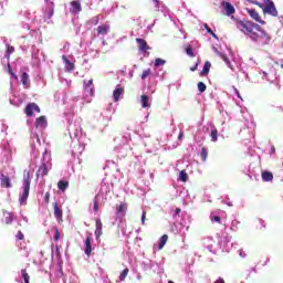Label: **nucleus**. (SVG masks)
Instances as JSON below:
<instances>
[{"label": "nucleus", "instance_id": "a211bd4d", "mask_svg": "<svg viewBox=\"0 0 283 283\" xmlns=\"http://www.w3.org/2000/svg\"><path fill=\"white\" fill-rule=\"evenodd\" d=\"M261 178L264 182H271V180H273V172L271 171H263L261 174Z\"/></svg>", "mask_w": 283, "mask_h": 283}, {"label": "nucleus", "instance_id": "bb28decb", "mask_svg": "<svg viewBox=\"0 0 283 283\" xmlns=\"http://www.w3.org/2000/svg\"><path fill=\"white\" fill-rule=\"evenodd\" d=\"M179 180L181 182H187V180H189V175H187V171L181 170L179 174Z\"/></svg>", "mask_w": 283, "mask_h": 283}, {"label": "nucleus", "instance_id": "bf43d9fd", "mask_svg": "<svg viewBox=\"0 0 283 283\" xmlns=\"http://www.w3.org/2000/svg\"><path fill=\"white\" fill-rule=\"evenodd\" d=\"M168 283H175L174 281H169Z\"/></svg>", "mask_w": 283, "mask_h": 283}, {"label": "nucleus", "instance_id": "cd10ccee", "mask_svg": "<svg viewBox=\"0 0 283 283\" xmlns=\"http://www.w3.org/2000/svg\"><path fill=\"white\" fill-rule=\"evenodd\" d=\"M197 87H198V91H199L201 94H203V92H207V84L203 83V82H199V83L197 84Z\"/></svg>", "mask_w": 283, "mask_h": 283}, {"label": "nucleus", "instance_id": "de8ad7c7", "mask_svg": "<svg viewBox=\"0 0 283 283\" xmlns=\"http://www.w3.org/2000/svg\"><path fill=\"white\" fill-rule=\"evenodd\" d=\"M198 65H199V63H196L192 67H190V71L196 72V70H198Z\"/></svg>", "mask_w": 283, "mask_h": 283}, {"label": "nucleus", "instance_id": "f03ea898", "mask_svg": "<svg viewBox=\"0 0 283 283\" xmlns=\"http://www.w3.org/2000/svg\"><path fill=\"white\" fill-rule=\"evenodd\" d=\"M30 172H27L23 177V191H22V197L20 199V202H25L30 196Z\"/></svg>", "mask_w": 283, "mask_h": 283}, {"label": "nucleus", "instance_id": "aec40b11", "mask_svg": "<svg viewBox=\"0 0 283 283\" xmlns=\"http://www.w3.org/2000/svg\"><path fill=\"white\" fill-rule=\"evenodd\" d=\"M140 103H142V107L144 109H147V107H149V96L148 95H142Z\"/></svg>", "mask_w": 283, "mask_h": 283}, {"label": "nucleus", "instance_id": "f704fd0d", "mask_svg": "<svg viewBox=\"0 0 283 283\" xmlns=\"http://www.w3.org/2000/svg\"><path fill=\"white\" fill-rule=\"evenodd\" d=\"M71 6H72V8H74L76 10V12H81V2L72 1Z\"/></svg>", "mask_w": 283, "mask_h": 283}, {"label": "nucleus", "instance_id": "20e7f679", "mask_svg": "<svg viewBox=\"0 0 283 283\" xmlns=\"http://www.w3.org/2000/svg\"><path fill=\"white\" fill-rule=\"evenodd\" d=\"M34 112L38 114L41 112V108L36 103H29L24 108V114L31 118V116H34Z\"/></svg>", "mask_w": 283, "mask_h": 283}, {"label": "nucleus", "instance_id": "603ef678", "mask_svg": "<svg viewBox=\"0 0 283 283\" xmlns=\"http://www.w3.org/2000/svg\"><path fill=\"white\" fill-rule=\"evenodd\" d=\"M234 92H235V94H237V96H238L239 98H242V97L240 96V91H238V88H234Z\"/></svg>", "mask_w": 283, "mask_h": 283}, {"label": "nucleus", "instance_id": "7ed1b4c3", "mask_svg": "<svg viewBox=\"0 0 283 283\" xmlns=\"http://www.w3.org/2000/svg\"><path fill=\"white\" fill-rule=\"evenodd\" d=\"M266 6L263 8V14H270L271 17H277V9L275 3L271 0H265Z\"/></svg>", "mask_w": 283, "mask_h": 283}, {"label": "nucleus", "instance_id": "a19ab883", "mask_svg": "<svg viewBox=\"0 0 283 283\" xmlns=\"http://www.w3.org/2000/svg\"><path fill=\"white\" fill-rule=\"evenodd\" d=\"M15 238H17V240H23L25 238V235H23V232L18 231Z\"/></svg>", "mask_w": 283, "mask_h": 283}, {"label": "nucleus", "instance_id": "ea45409f", "mask_svg": "<svg viewBox=\"0 0 283 283\" xmlns=\"http://www.w3.org/2000/svg\"><path fill=\"white\" fill-rule=\"evenodd\" d=\"M54 240H55L56 242H59V240H61V232H59V229H55Z\"/></svg>", "mask_w": 283, "mask_h": 283}, {"label": "nucleus", "instance_id": "1a4fd4ad", "mask_svg": "<svg viewBox=\"0 0 283 283\" xmlns=\"http://www.w3.org/2000/svg\"><path fill=\"white\" fill-rule=\"evenodd\" d=\"M0 186L3 189L12 188V181H10V177L7 175H3V172L0 174Z\"/></svg>", "mask_w": 283, "mask_h": 283}, {"label": "nucleus", "instance_id": "4be33fe9", "mask_svg": "<svg viewBox=\"0 0 283 283\" xmlns=\"http://www.w3.org/2000/svg\"><path fill=\"white\" fill-rule=\"evenodd\" d=\"M167 240H169V237L167 234H164L160 239H159V245L158 249L161 250L165 248V245L167 244Z\"/></svg>", "mask_w": 283, "mask_h": 283}, {"label": "nucleus", "instance_id": "79ce46f5", "mask_svg": "<svg viewBox=\"0 0 283 283\" xmlns=\"http://www.w3.org/2000/svg\"><path fill=\"white\" fill-rule=\"evenodd\" d=\"M145 220H147V211H143V214H142V224H145Z\"/></svg>", "mask_w": 283, "mask_h": 283}, {"label": "nucleus", "instance_id": "ddd939ff", "mask_svg": "<svg viewBox=\"0 0 283 283\" xmlns=\"http://www.w3.org/2000/svg\"><path fill=\"white\" fill-rule=\"evenodd\" d=\"M44 17L45 19H52L54 17V2H49Z\"/></svg>", "mask_w": 283, "mask_h": 283}, {"label": "nucleus", "instance_id": "e433bc0d", "mask_svg": "<svg viewBox=\"0 0 283 283\" xmlns=\"http://www.w3.org/2000/svg\"><path fill=\"white\" fill-rule=\"evenodd\" d=\"M186 54H188V56H191V57L196 56L193 54V48L190 44L186 48Z\"/></svg>", "mask_w": 283, "mask_h": 283}, {"label": "nucleus", "instance_id": "58836bf2", "mask_svg": "<svg viewBox=\"0 0 283 283\" xmlns=\"http://www.w3.org/2000/svg\"><path fill=\"white\" fill-rule=\"evenodd\" d=\"M211 222H218V224L222 223V218H220V216H213L210 218Z\"/></svg>", "mask_w": 283, "mask_h": 283}, {"label": "nucleus", "instance_id": "4d7b16f0", "mask_svg": "<svg viewBox=\"0 0 283 283\" xmlns=\"http://www.w3.org/2000/svg\"><path fill=\"white\" fill-rule=\"evenodd\" d=\"M223 60H224V61H229V57H226V56H224Z\"/></svg>", "mask_w": 283, "mask_h": 283}, {"label": "nucleus", "instance_id": "c9c22d12", "mask_svg": "<svg viewBox=\"0 0 283 283\" xmlns=\"http://www.w3.org/2000/svg\"><path fill=\"white\" fill-rule=\"evenodd\" d=\"M150 74H151V69L144 70L142 73V81H145V78H147V76H149Z\"/></svg>", "mask_w": 283, "mask_h": 283}, {"label": "nucleus", "instance_id": "7c9ffc66", "mask_svg": "<svg viewBox=\"0 0 283 283\" xmlns=\"http://www.w3.org/2000/svg\"><path fill=\"white\" fill-rule=\"evenodd\" d=\"M127 275H129V269L126 268L119 275L120 282H125V277H127Z\"/></svg>", "mask_w": 283, "mask_h": 283}, {"label": "nucleus", "instance_id": "412c9836", "mask_svg": "<svg viewBox=\"0 0 283 283\" xmlns=\"http://www.w3.org/2000/svg\"><path fill=\"white\" fill-rule=\"evenodd\" d=\"M67 187H70V181L60 180L57 182V188L60 189V191H65Z\"/></svg>", "mask_w": 283, "mask_h": 283}, {"label": "nucleus", "instance_id": "72a5a7b5", "mask_svg": "<svg viewBox=\"0 0 283 283\" xmlns=\"http://www.w3.org/2000/svg\"><path fill=\"white\" fill-rule=\"evenodd\" d=\"M12 220H13L12 213H6L4 214V222H6V224H12Z\"/></svg>", "mask_w": 283, "mask_h": 283}, {"label": "nucleus", "instance_id": "0eeeda50", "mask_svg": "<svg viewBox=\"0 0 283 283\" xmlns=\"http://www.w3.org/2000/svg\"><path fill=\"white\" fill-rule=\"evenodd\" d=\"M247 12L248 14H250L251 19H253L258 23H261V25H266V21L262 20L260 13H258L255 9H248Z\"/></svg>", "mask_w": 283, "mask_h": 283}, {"label": "nucleus", "instance_id": "6ab92c4d", "mask_svg": "<svg viewBox=\"0 0 283 283\" xmlns=\"http://www.w3.org/2000/svg\"><path fill=\"white\" fill-rule=\"evenodd\" d=\"M210 70H211V62H205L203 69L200 72V76H207V74H209Z\"/></svg>", "mask_w": 283, "mask_h": 283}, {"label": "nucleus", "instance_id": "4c0bfd02", "mask_svg": "<svg viewBox=\"0 0 283 283\" xmlns=\"http://www.w3.org/2000/svg\"><path fill=\"white\" fill-rule=\"evenodd\" d=\"M65 69H66L67 72H72V70H74V64L72 62H70V60L66 61L65 62Z\"/></svg>", "mask_w": 283, "mask_h": 283}, {"label": "nucleus", "instance_id": "393cba45", "mask_svg": "<svg viewBox=\"0 0 283 283\" xmlns=\"http://www.w3.org/2000/svg\"><path fill=\"white\" fill-rule=\"evenodd\" d=\"M21 276H22L24 283H30V274L28 273V270L22 269Z\"/></svg>", "mask_w": 283, "mask_h": 283}, {"label": "nucleus", "instance_id": "13d9d810", "mask_svg": "<svg viewBox=\"0 0 283 283\" xmlns=\"http://www.w3.org/2000/svg\"><path fill=\"white\" fill-rule=\"evenodd\" d=\"M95 23H98V19H96Z\"/></svg>", "mask_w": 283, "mask_h": 283}, {"label": "nucleus", "instance_id": "9b49d317", "mask_svg": "<svg viewBox=\"0 0 283 283\" xmlns=\"http://www.w3.org/2000/svg\"><path fill=\"white\" fill-rule=\"evenodd\" d=\"M84 252H85V255H87V258H90V255H92V234H88L86 237Z\"/></svg>", "mask_w": 283, "mask_h": 283}, {"label": "nucleus", "instance_id": "dca6fc26", "mask_svg": "<svg viewBox=\"0 0 283 283\" xmlns=\"http://www.w3.org/2000/svg\"><path fill=\"white\" fill-rule=\"evenodd\" d=\"M125 92L124 88H116L114 92H113V98H114V102L115 103H118V101L120 99V96H123V93Z\"/></svg>", "mask_w": 283, "mask_h": 283}, {"label": "nucleus", "instance_id": "8fccbe9b", "mask_svg": "<svg viewBox=\"0 0 283 283\" xmlns=\"http://www.w3.org/2000/svg\"><path fill=\"white\" fill-rule=\"evenodd\" d=\"M214 283H224V279L219 277L217 281H214Z\"/></svg>", "mask_w": 283, "mask_h": 283}, {"label": "nucleus", "instance_id": "49530a36", "mask_svg": "<svg viewBox=\"0 0 283 283\" xmlns=\"http://www.w3.org/2000/svg\"><path fill=\"white\" fill-rule=\"evenodd\" d=\"M253 3H254V6H259V8H262V10H264V4H262L258 1H254Z\"/></svg>", "mask_w": 283, "mask_h": 283}, {"label": "nucleus", "instance_id": "2f4dec72", "mask_svg": "<svg viewBox=\"0 0 283 283\" xmlns=\"http://www.w3.org/2000/svg\"><path fill=\"white\" fill-rule=\"evenodd\" d=\"M13 52H14V46L8 44V45H7V54H6V57H7L8 60H10V54H13Z\"/></svg>", "mask_w": 283, "mask_h": 283}, {"label": "nucleus", "instance_id": "f8f14e48", "mask_svg": "<svg viewBox=\"0 0 283 283\" xmlns=\"http://www.w3.org/2000/svg\"><path fill=\"white\" fill-rule=\"evenodd\" d=\"M223 9L226 10L227 17H231V14H235V8L231 2H224L223 3Z\"/></svg>", "mask_w": 283, "mask_h": 283}, {"label": "nucleus", "instance_id": "6e6d98bb", "mask_svg": "<svg viewBox=\"0 0 283 283\" xmlns=\"http://www.w3.org/2000/svg\"><path fill=\"white\" fill-rule=\"evenodd\" d=\"M178 138H179V140H181V138H182V133L179 134Z\"/></svg>", "mask_w": 283, "mask_h": 283}, {"label": "nucleus", "instance_id": "c03bdc74", "mask_svg": "<svg viewBox=\"0 0 283 283\" xmlns=\"http://www.w3.org/2000/svg\"><path fill=\"white\" fill-rule=\"evenodd\" d=\"M93 210L95 212H98V201H96V200L93 202Z\"/></svg>", "mask_w": 283, "mask_h": 283}, {"label": "nucleus", "instance_id": "5fc2aeb1", "mask_svg": "<svg viewBox=\"0 0 283 283\" xmlns=\"http://www.w3.org/2000/svg\"><path fill=\"white\" fill-rule=\"evenodd\" d=\"M10 75L17 81V78H19V76H17V74L13 73H10Z\"/></svg>", "mask_w": 283, "mask_h": 283}, {"label": "nucleus", "instance_id": "c85d7f7f", "mask_svg": "<svg viewBox=\"0 0 283 283\" xmlns=\"http://www.w3.org/2000/svg\"><path fill=\"white\" fill-rule=\"evenodd\" d=\"M200 156H201V160H202L203 163H206V161H207V156H209V153L207 151V148H206V147H202V148H201Z\"/></svg>", "mask_w": 283, "mask_h": 283}, {"label": "nucleus", "instance_id": "09e8293b", "mask_svg": "<svg viewBox=\"0 0 283 283\" xmlns=\"http://www.w3.org/2000/svg\"><path fill=\"white\" fill-rule=\"evenodd\" d=\"M180 211H182L180 208L175 209V216H180Z\"/></svg>", "mask_w": 283, "mask_h": 283}, {"label": "nucleus", "instance_id": "864d4df0", "mask_svg": "<svg viewBox=\"0 0 283 283\" xmlns=\"http://www.w3.org/2000/svg\"><path fill=\"white\" fill-rule=\"evenodd\" d=\"M62 59H63L64 63H67V61H70V60L67 59V56H65V55H62Z\"/></svg>", "mask_w": 283, "mask_h": 283}, {"label": "nucleus", "instance_id": "5701e85b", "mask_svg": "<svg viewBox=\"0 0 283 283\" xmlns=\"http://www.w3.org/2000/svg\"><path fill=\"white\" fill-rule=\"evenodd\" d=\"M21 83L24 86H28L30 84V75H28V73H22Z\"/></svg>", "mask_w": 283, "mask_h": 283}, {"label": "nucleus", "instance_id": "f257e3e1", "mask_svg": "<svg viewBox=\"0 0 283 283\" xmlns=\"http://www.w3.org/2000/svg\"><path fill=\"white\" fill-rule=\"evenodd\" d=\"M234 23L235 28L239 29L242 34L249 36L252 41L259 43V45H269V43H271V35H269L260 24L240 19H235Z\"/></svg>", "mask_w": 283, "mask_h": 283}, {"label": "nucleus", "instance_id": "a18cd8bd", "mask_svg": "<svg viewBox=\"0 0 283 283\" xmlns=\"http://www.w3.org/2000/svg\"><path fill=\"white\" fill-rule=\"evenodd\" d=\"M260 224H261V228H260V230L262 231L263 229H266V222H264V221H260Z\"/></svg>", "mask_w": 283, "mask_h": 283}, {"label": "nucleus", "instance_id": "a878e982", "mask_svg": "<svg viewBox=\"0 0 283 283\" xmlns=\"http://www.w3.org/2000/svg\"><path fill=\"white\" fill-rule=\"evenodd\" d=\"M210 138L212 143H218V128L211 130Z\"/></svg>", "mask_w": 283, "mask_h": 283}, {"label": "nucleus", "instance_id": "6e6552de", "mask_svg": "<svg viewBox=\"0 0 283 283\" xmlns=\"http://www.w3.org/2000/svg\"><path fill=\"white\" fill-rule=\"evenodd\" d=\"M135 41L138 44L139 52L147 53L148 50H151V46L147 44V41L145 39L137 38Z\"/></svg>", "mask_w": 283, "mask_h": 283}, {"label": "nucleus", "instance_id": "2eb2a0df", "mask_svg": "<svg viewBox=\"0 0 283 283\" xmlns=\"http://www.w3.org/2000/svg\"><path fill=\"white\" fill-rule=\"evenodd\" d=\"M35 127H42L43 129L48 127V119L45 116L42 115L35 119Z\"/></svg>", "mask_w": 283, "mask_h": 283}, {"label": "nucleus", "instance_id": "3c124183", "mask_svg": "<svg viewBox=\"0 0 283 283\" xmlns=\"http://www.w3.org/2000/svg\"><path fill=\"white\" fill-rule=\"evenodd\" d=\"M8 72H9V74H12L13 72H12V66L10 65V64H8Z\"/></svg>", "mask_w": 283, "mask_h": 283}, {"label": "nucleus", "instance_id": "f3484780", "mask_svg": "<svg viewBox=\"0 0 283 283\" xmlns=\"http://www.w3.org/2000/svg\"><path fill=\"white\" fill-rule=\"evenodd\" d=\"M107 32H109V24H102L99 27H97V34L98 35H105L107 34Z\"/></svg>", "mask_w": 283, "mask_h": 283}, {"label": "nucleus", "instance_id": "052dcab7", "mask_svg": "<svg viewBox=\"0 0 283 283\" xmlns=\"http://www.w3.org/2000/svg\"><path fill=\"white\" fill-rule=\"evenodd\" d=\"M50 0H45V2L48 3Z\"/></svg>", "mask_w": 283, "mask_h": 283}, {"label": "nucleus", "instance_id": "473e14b6", "mask_svg": "<svg viewBox=\"0 0 283 283\" xmlns=\"http://www.w3.org/2000/svg\"><path fill=\"white\" fill-rule=\"evenodd\" d=\"M165 63H167V61H165V60H163L160 57H157L155 60V67H160V66L165 65Z\"/></svg>", "mask_w": 283, "mask_h": 283}, {"label": "nucleus", "instance_id": "37998d69", "mask_svg": "<svg viewBox=\"0 0 283 283\" xmlns=\"http://www.w3.org/2000/svg\"><path fill=\"white\" fill-rule=\"evenodd\" d=\"M44 202L46 205H50V192H46L45 196H44Z\"/></svg>", "mask_w": 283, "mask_h": 283}, {"label": "nucleus", "instance_id": "c756f323", "mask_svg": "<svg viewBox=\"0 0 283 283\" xmlns=\"http://www.w3.org/2000/svg\"><path fill=\"white\" fill-rule=\"evenodd\" d=\"M203 28L207 30L208 34H211V36L218 41V35L213 32V30H211V28H209V24H203Z\"/></svg>", "mask_w": 283, "mask_h": 283}, {"label": "nucleus", "instance_id": "423d86ee", "mask_svg": "<svg viewBox=\"0 0 283 283\" xmlns=\"http://www.w3.org/2000/svg\"><path fill=\"white\" fill-rule=\"evenodd\" d=\"M52 205H53L54 218L61 224V222H63V209H61V206H59L57 202H53Z\"/></svg>", "mask_w": 283, "mask_h": 283}, {"label": "nucleus", "instance_id": "b1692460", "mask_svg": "<svg viewBox=\"0 0 283 283\" xmlns=\"http://www.w3.org/2000/svg\"><path fill=\"white\" fill-rule=\"evenodd\" d=\"M39 174L43 176H48V165L46 164H41L40 168H39Z\"/></svg>", "mask_w": 283, "mask_h": 283}, {"label": "nucleus", "instance_id": "4468645a", "mask_svg": "<svg viewBox=\"0 0 283 283\" xmlns=\"http://www.w3.org/2000/svg\"><path fill=\"white\" fill-rule=\"evenodd\" d=\"M95 227V237L98 239L101 238V235H103V222L101 221V219H96Z\"/></svg>", "mask_w": 283, "mask_h": 283}, {"label": "nucleus", "instance_id": "9d476101", "mask_svg": "<svg viewBox=\"0 0 283 283\" xmlns=\"http://www.w3.org/2000/svg\"><path fill=\"white\" fill-rule=\"evenodd\" d=\"M83 90H88L90 96H94V80L91 78L88 81L83 82Z\"/></svg>", "mask_w": 283, "mask_h": 283}, {"label": "nucleus", "instance_id": "39448f33", "mask_svg": "<svg viewBox=\"0 0 283 283\" xmlns=\"http://www.w3.org/2000/svg\"><path fill=\"white\" fill-rule=\"evenodd\" d=\"M127 209H128V206H127V202H120L119 205H116V211H115V214L118 217V218H125V216H127Z\"/></svg>", "mask_w": 283, "mask_h": 283}]
</instances>
